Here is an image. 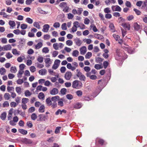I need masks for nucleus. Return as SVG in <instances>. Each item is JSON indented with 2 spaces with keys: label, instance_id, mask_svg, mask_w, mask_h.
Masks as SVG:
<instances>
[{
  "label": "nucleus",
  "instance_id": "obj_23",
  "mask_svg": "<svg viewBox=\"0 0 147 147\" xmlns=\"http://www.w3.org/2000/svg\"><path fill=\"white\" fill-rule=\"evenodd\" d=\"M79 54V52L77 50H74L72 52V55L74 57H77L78 56Z\"/></svg>",
  "mask_w": 147,
  "mask_h": 147
},
{
  "label": "nucleus",
  "instance_id": "obj_64",
  "mask_svg": "<svg viewBox=\"0 0 147 147\" xmlns=\"http://www.w3.org/2000/svg\"><path fill=\"white\" fill-rule=\"evenodd\" d=\"M30 71L32 73L34 72L36 70V68L34 66H31L30 68Z\"/></svg>",
  "mask_w": 147,
  "mask_h": 147
},
{
  "label": "nucleus",
  "instance_id": "obj_63",
  "mask_svg": "<svg viewBox=\"0 0 147 147\" xmlns=\"http://www.w3.org/2000/svg\"><path fill=\"white\" fill-rule=\"evenodd\" d=\"M61 28L63 30H66L67 29L66 24L65 23H63L61 25Z\"/></svg>",
  "mask_w": 147,
  "mask_h": 147
},
{
  "label": "nucleus",
  "instance_id": "obj_55",
  "mask_svg": "<svg viewBox=\"0 0 147 147\" xmlns=\"http://www.w3.org/2000/svg\"><path fill=\"white\" fill-rule=\"evenodd\" d=\"M14 88L13 87H10L8 86L7 87V90L9 92H11V91L13 90L14 91Z\"/></svg>",
  "mask_w": 147,
  "mask_h": 147
},
{
  "label": "nucleus",
  "instance_id": "obj_27",
  "mask_svg": "<svg viewBox=\"0 0 147 147\" xmlns=\"http://www.w3.org/2000/svg\"><path fill=\"white\" fill-rule=\"evenodd\" d=\"M42 46V43L41 42L38 43L35 46V48L36 49H38L41 48Z\"/></svg>",
  "mask_w": 147,
  "mask_h": 147
},
{
  "label": "nucleus",
  "instance_id": "obj_3",
  "mask_svg": "<svg viewBox=\"0 0 147 147\" xmlns=\"http://www.w3.org/2000/svg\"><path fill=\"white\" fill-rule=\"evenodd\" d=\"M72 76V73L70 71L66 72L64 76L65 79L67 80H69Z\"/></svg>",
  "mask_w": 147,
  "mask_h": 147
},
{
  "label": "nucleus",
  "instance_id": "obj_2",
  "mask_svg": "<svg viewBox=\"0 0 147 147\" xmlns=\"http://www.w3.org/2000/svg\"><path fill=\"white\" fill-rule=\"evenodd\" d=\"M45 66L47 67H49L52 62L49 58H47L45 59Z\"/></svg>",
  "mask_w": 147,
  "mask_h": 147
},
{
  "label": "nucleus",
  "instance_id": "obj_39",
  "mask_svg": "<svg viewBox=\"0 0 147 147\" xmlns=\"http://www.w3.org/2000/svg\"><path fill=\"white\" fill-rule=\"evenodd\" d=\"M16 92L18 94H20L21 93V88L20 87H17L16 88Z\"/></svg>",
  "mask_w": 147,
  "mask_h": 147
},
{
  "label": "nucleus",
  "instance_id": "obj_26",
  "mask_svg": "<svg viewBox=\"0 0 147 147\" xmlns=\"http://www.w3.org/2000/svg\"><path fill=\"white\" fill-rule=\"evenodd\" d=\"M82 106V104L79 103H77L75 104L74 106V108L76 109H80Z\"/></svg>",
  "mask_w": 147,
  "mask_h": 147
},
{
  "label": "nucleus",
  "instance_id": "obj_28",
  "mask_svg": "<svg viewBox=\"0 0 147 147\" xmlns=\"http://www.w3.org/2000/svg\"><path fill=\"white\" fill-rule=\"evenodd\" d=\"M20 133L23 135H26L27 134V131L24 129H19Z\"/></svg>",
  "mask_w": 147,
  "mask_h": 147
},
{
  "label": "nucleus",
  "instance_id": "obj_43",
  "mask_svg": "<svg viewBox=\"0 0 147 147\" xmlns=\"http://www.w3.org/2000/svg\"><path fill=\"white\" fill-rule=\"evenodd\" d=\"M69 7L67 5L63 8V11L65 13H67L69 12Z\"/></svg>",
  "mask_w": 147,
  "mask_h": 147
},
{
  "label": "nucleus",
  "instance_id": "obj_62",
  "mask_svg": "<svg viewBox=\"0 0 147 147\" xmlns=\"http://www.w3.org/2000/svg\"><path fill=\"white\" fill-rule=\"evenodd\" d=\"M27 25L25 24H22L21 25V28L23 30L26 29L27 28Z\"/></svg>",
  "mask_w": 147,
  "mask_h": 147
},
{
  "label": "nucleus",
  "instance_id": "obj_12",
  "mask_svg": "<svg viewBox=\"0 0 147 147\" xmlns=\"http://www.w3.org/2000/svg\"><path fill=\"white\" fill-rule=\"evenodd\" d=\"M38 117L39 118V119L38 120L40 121H45L46 119L45 115L43 114L40 115H38Z\"/></svg>",
  "mask_w": 147,
  "mask_h": 147
},
{
  "label": "nucleus",
  "instance_id": "obj_36",
  "mask_svg": "<svg viewBox=\"0 0 147 147\" xmlns=\"http://www.w3.org/2000/svg\"><path fill=\"white\" fill-rule=\"evenodd\" d=\"M33 26L38 29H39L40 28V24L39 23L37 22H35L34 23Z\"/></svg>",
  "mask_w": 147,
  "mask_h": 147
},
{
  "label": "nucleus",
  "instance_id": "obj_48",
  "mask_svg": "<svg viewBox=\"0 0 147 147\" xmlns=\"http://www.w3.org/2000/svg\"><path fill=\"white\" fill-rule=\"evenodd\" d=\"M84 71L87 73L89 72V71L90 70L91 68L89 66H85L84 67Z\"/></svg>",
  "mask_w": 147,
  "mask_h": 147
},
{
  "label": "nucleus",
  "instance_id": "obj_41",
  "mask_svg": "<svg viewBox=\"0 0 147 147\" xmlns=\"http://www.w3.org/2000/svg\"><path fill=\"white\" fill-rule=\"evenodd\" d=\"M24 73V71L22 70H19L18 73L17 74L18 77L19 78H21L22 77V75Z\"/></svg>",
  "mask_w": 147,
  "mask_h": 147
},
{
  "label": "nucleus",
  "instance_id": "obj_46",
  "mask_svg": "<svg viewBox=\"0 0 147 147\" xmlns=\"http://www.w3.org/2000/svg\"><path fill=\"white\" fill-rule=\"evenodd\" d=\"M103 60V59L100 57H97L95 61L97 63H100Z\"/></svg>",
  "mask_w": 147,
  "mask_h": 147
},
{
  "label": "nucleus",
  "instance_id": "obj_51",
  "mask_svg": "<svg viewBox=\"0 0 147 147\" xmlns=\"http://www.w3.org/2000/svg\"><path fill=\"white\" fill-rule=\"evenodd\" d=\"M113 36V37L115 39L116 41H118L120 39V36L118 35H116L115 34H114Z\"/></svg>",
  "mask_w": 147,
  "mask_h": 147
},
{
  "label": "nucleus",
  "instance_id": "obj_18",
  "mask_svg": "<svg viewBox=\"0 0 147 147\" xmlns=\"http://www.w3.org/2000/svg\"><path fill=\"white\" fill-rule=\"evenodd\" d=\"M4 51L9 50L11 49V47L10 45H7L3 46Z\"/></svg>",
  "mask_w": 147,
  "mask_h": 147
},
{
  "label": "nucleus",
  "instance_id": "obj_60",
  "mask_svg": "<svg viewBox=\"0 0 147 147\" xmlns=\"http://www.w3.org/2000/svg\"><path fill=\"white\" fill-rule=\"evenodd\" d=\"M104 11L105 13H109L111 12V10L110 8L109 7H107L105 8L104 9Z\"/></svg>",
  "mask_w": 147,
  "mask_h": 147
},
{
  "label": "nucleus",
  "instance_id": "obj_16",
  "mask_svg": "<svg viewBox=\"0 0 147 147\" xmlns=\"http://www.w3.org/2000/svg\"><path fill=\"white\" fill-rule=\"evenodd\" d=\"M105 2L107 5H109L110 4V3H115L116 2L115 0H106Z\"/></svg>",
  "mask_w": 147,
  "mask_h": 147
},
{
  "label": "nucleus",
  "instance_id": "obj_4",
  "mask_svg": "<svg viewBox=\"0 0 147 147\" xmlns=\"http://www.w3.org/2000/svg\"><path fill=\"white\" fill-rule=\"evenodd\" d=\"M111 9L113 11H120L121 10V8L118 5H113L111 7Z\"/></svg>",
  "mask_w": 147,
  "mask_h": 147
},
{
  "label": "nucleus",
  "instance_id": "obj_9",
  "mask_svg": "<svg viewBox=\"0 0 147 147\" xmlns=\"http://www.w3.org/2000/svg\"><path fill=\"white\" fill-rule=\"evenodd\" d=\"M74 40L76 44L78 46H80L82 43V41L80 40L79 38H75Z\"/></svg>",
  "mask_w": 147,
  "mask_h": 147
},
{
  "label": "nucleus",
  "instance_id": "obj_7",
  "mask_svg": "<svg viewBox=\"0 0 147 147\" xmlns=\"http://www.w3.org/2000/svg\"><path fill=\"white\" fill-rule=\"evenodd\" d=\"M80 50L81 54L82 55H84L86 52V47L85 46H83L80 49Z\"/></svg>",
  "mask_w": 147,
  "mask_h": 147
},
{
  "label": "nucleus",
  "instance_id": "obj_5",
  "mask_svg": "<svg viewBox=\"0 0 147 147\" xmlns=\"http://www.w3.org/2000/svg\"><path fill=\"white\" fill-rule=\"evenodd\" d=\"M50 94L52 95H55L58 93V90L56 88H53L50 92Z\"/></svg>",
  "mask_w": 147,
  "mask_h": 147
},
{
  "label": "nucleus",
  "instance_id": "obj_19",
  "mask_svg": "<svg viewBox=\"0 0 147 147\" xmlns=\"http://www.w3.org/2000/svg\"><path fill=\"white\" fill-rule=\"evenodd\" d=\"M94 36L96 38L98 39H100V40H102L104 38L103 36L100 34H95L94 35Z\"/></svg>",
  "mask_w": 147,
  "mask_h": 147
},
{
  "label": "nucleus",
  "instance_id": "obj_15",
  "mask_svg": "<svg viewBox=\"0 0 147 147\" xmlns=\"http://www.w3.org/2000/svg\"><path fill=\"white\" fill-rule=\"evenodd\" d=\"M38 97L39 99L43 100L45 99V95L43 92H40L38 95Z\"/></svg>",
  "mask_w": 147,
  "mask_h": 147
},
{
  "label": "nucleus",
  "instance_id": "obj_6",
  "mask_svg": "<svg viewBox=\"0 0 147 147\" xmlns=\"http://www.w3.org/2000/svg\"><path fill=\"white\" fill-rule=\"evenodd\" d=\"M50 28L49 25L48 24H45L43 26V29L42 31L45 32H48Z\"/></svg>",
  "mask_w": 147,
  "mask_h": 147
},
{
  "label": "nucleus",
  "instance_id": "obj_10",
  "mask_svg": "<svg viewBox=\"0 0 147 147\" xmlns=\"http://www.w3.org/2000/svg\"><path fill=\"white\" fill-rule=\"evenodd\" d=\"M78 77L80 80L82 81H85L86 80V77L82 73L77 76Z\"/></svg>",
  "mask_w": 147,
  "mask_h": 147
},
{
  "label": "nucleus",
  "instance_id": "obj_42",
  "mask_svg": "<svg viewBox=\"0 0 147 147\" xmlns=\"http://www.w3.org/2000/svg\"><path fill=\"white\" fill-rule=\"evenodd\" d=\"M24 94L25 96L28 97L30 96L32 94L29 90H27L25 91Z\"/></svg>",
  "mask_w": 147,
  "mask_h": 147
},
{
  "label": "nucleus",
  "instance_id": "obj_47",
  "mask_svg": "<svg viewBox=\"0 0 147 147\" xmlns=\"http://www.w3.org/2000/svg\"><path fill=\"white\" fill-rule=\"evenodd\" d=\"M42 52L45 53H47L49 52V50L48 48L47 47H44L42 50Z\"/></svg>",
  "mask_w": 147,
  "mask_h": 147
},
{
  "label": "nucleus",
  "instance_id": "obj_40",
  "mask_svg": "<svg viewBox=\"0 0 147 147\" xmlns=\"http://www.w3.org/2000/svg\"><path fill=\"white\" fill-rule=\"evenodd\" d=\"M92 56V53L90 52H88L85 55V58L86 59H89Z\"/></svg>",
  "mask_w": 147,
  "mask_h": 147
},
{
  "label": "nucleus",
  "instance_id": "obj_22",
  "mask_svg": "<svg viewBox=\"0 0 147 147\" xmlns=\"http://www.w3.org/2000/svg\"><path fill=\"white\" fill-rule=\"evenodd\" d=\"M45 107L44 105H42L40 106L39 109L38 111L40 113H43L45 111Z\"/></svg>",
  "mask_w": 147,
  "mask_h": 147
},
{
  "label": "nucleus",
  "instance_id": "obj_8",
  "mask_svg": "<svg viewBox=\"0 0 147 147\" xmlns=\"http://www.w3.org/2000/svg\"><path fill=\"white\" fill-rule=\"evenodd\" d=\"M86 76L87 77H89L91 80H95L97 78L96 76L95 75H91V73H87L86 74Z\"/></svg>",
  "mask_w": 147,
  "mask_h": 147
},
{
  "label": "nucleus",
  "instance_id": "obj_20",
  "mask_svg": "<svg viewBox=\"0 0 147 147\" xmlns=\"http://www.w3.org/2000/svg\"><path fill=\"white\" fill-rule=\"evenodd\" d=\"M52 101L49 97L46 99V102L48 106H50L52 105Z\"/></svg>",
  "mask_w": 147,
  "mask_h": 147
},
{
  "label": "nucleus",
  "instance_id": "obj_25",
  "mask_svg": "<svg viewBox=\"0 0 147 147\" xmlns=\"http://www.w3.org/2000/svg\"><path fill=\"white\" fill-rule=\"evenodd\" d=\"M4 97L5 100H8L11 98V96L9 93H6L4 94Z\"/></svg>",
  "mask_w": 147,
  "mask_h": 147
},
{
  "label": "nucleus",
  "instance_id": "obj_24",
  "mask_svg": "<svg viewBox=\"0 0 147 147\" xmlns=\"http://www.w3.org/2000/svg\"><path fill=\"white\" fill-rule=\"evenodd\" d=\"M29 101V99L27 98H23L22 100V104H26Z\"/></svg>",
  "mask_w": 147,
  "mask_h": 147
},
{
  "label": "nucleus",
  "instance_id": "obj_32",
  "mask_svg": "<svg viewBox=\"0 0 147 147\" xmlns=\"http://www.w3.org/2000/svg\"><path fill=\"white\" fill-rule=\"evenodd\" d=\"M24 141L26 144H30L32 143V141L31 140L28 139L26 138H25L24 139Z\"/></svg>",
  "mask_w": 147,
  "mask_h": 147
},
{
  "label": "nucleus",
  "instance_id": "obj_49",
  "mask_svg": "<svg viewBox=\"0 0 147 147\" xmlns=\"http://www.w3.org/2000/svg\"><path fill=\"white\" fill-rule=\"evenodd\" d=\"M0 15H3V17L5 18H7L8 16V15H7V14L4 11H1L0 12Z\"/></svg>",
  "mask_w": 147,
  "mask_h": 147
},
{
  "label": "nucleus",
  "instance_id": "obj_57",
  "mask_svg": "<svg viewBox=\"0 0 147 147\" xmlns=\"http://www.w3.org/2000/svg\"><path fill=\"white\" fill-rule=\"evenodd\" d=\"M76 94L79 97H81L82 95V92L81 90H78L76 92Z\"/></svg>",
  "mask_w": 147,
  "mask_h": 147
},
{
  "label": "nucleus",
  "instance_id": "obj_38",
  "mask_svg": "<svg viewBox=\"0 0 147 147\" xmlns=\"http://www.w3.org/2000/svg\"><path fill=\"white\" fill-rule=\"evenodd\" d=\"M67 5L66 2H63L61 3L59 6L61 8L63 9Z\"/></svg>",
  "mask_w": 147,
  "mask_h": 147
},
{
  "label": "nucleus",
  "instance_id": "obj_31",
  "mask_svg": "<svg viewBox=\"0 0 147 147\" xmlns=\"http://www.w3.org/2000/svg\"><path fill=\"white\" fill-rule=\"evenodd\" d=\"M37 61L40 63H42L43 61V58L40 55L37 58Z\"/></svg>",
  "mask_w": 147,
  "mask_h": 147
},
{
  "label": "nucleus",
  "instance_id": "obj_33",
  "mask_svg": "<svg viewBox=\"0 0 147 147\" xmlns=\"http://www.w3.org/2000/svg\"><path fill=\"white\" fill-rule=\"evenodd\" d=\"M63 98H60L58 100V105L60 107H63Z\"/></svg>",
  "mask_w": 147,
  "mask_h": 147
},
{
  "label": "nucleus",
  "instance_id": "obj_37",
  "mask_svg": "<svg viewBox=\"0 0 147 147\" xmlns=\"http://www.w3.org/2000/svg\"><path fill=\"white\" fill-rule=\"evenodd\" d=\"M25 21L29 24H32L33 22V20L29 18H27L26 19Z\"/></svg>",
  "mask_w": 147,
  "mask_h": 147
},
{
  "label": "nucleus",
  "instance_id": "obj_52",
  "mask_svg": "<svg viewBox=\"0 0 147 147\" xmlns=\"http://www.w3.org/2000/svg\"><path fill=\"white\" fill-rule=\"evenodd\" d=\"M37 118V116L35 113H32L31 115V118L32 120H34Z\"/></svg>",
  "mask_w": 147,
  "mask_h": 147
},
{
  "label": "nucleus",
  "instance_id": "obj_53",
  "mask_svg": "<svg viewBox=\"0 0 147 147\" xmlns=\"http://www.w3.org/2000/svg\"><path fill=\"white\" fill-rule=\"evenodd\" d=\"M66 43L67 45L71 46L72 45L73 42L71 40H68L66 41Z\"/></svg>",
  "mask_w": 147,
  "mask_h": 147
},
{
  "label": "nucleus",
  "instance_id": "obj_44",
  "mask_svg": "<svg viewBox=\"0 0 147 147\" xmlns=\"http://www.w3.org/2000/svg\"><path fill=\"white\" fill-rule=\"evenodd\" d=\"M17 69L16 67L12 66L11 67L10 71L11 73H15L17 71Z\"/></svg>",
  "mask_w": 147,
  "mask_h": 147
},
{
  "label": "nucleus",
  "instance_id": "obj_45",
  "mask_svg": "<svg viewBox=\"0 0 147 147\" xmlns=\"http://www.w3.org/2000/svg\"><path fill=\"white\" fill-rule=\"evenodd\" d=\"M125 50L127 51V52L130 54H132L133 52V51L130 48L126 47L125 48Z\"/></svg>",
  "mask_w": 147,
  "mask_h": 147
},
{
  "label": "nucleus",
  "instance_id": "obj_17",
  "mask_svg": "<svg viewBox=\"0 0 147 147\" xmlns=\"http://www.w3.org/2000/svg\"><path fill=\"white\" fill-rule=\"evenodd\" d=\"M12 53L14 55H19L20 54V51H18L16 49H13L12 50Z\"/></svg>",
  "mask_w": 147,
  "mask_h": 147
},
{
  "label": "nucleus",
  "instance_id": "obj_35",
  "mask_svg": "<svg viewBox=\"0 0 147 147\" xmlns=\"http://www.w3.org/2000/svg\"><path fill=\"white\" fill-rule=\"evenodd\" d=\"M9 24L12 28H13L16 26L15 23L13 21L10 20L9 22Z\"/></svg>",
  "mask_w": 147,
  "mask_h": 147
},
{
  "label": "nucleus",
  "instance_id": "obj_50",
  "mask_svg": "<svg viewBox=\"0 0 147 147\" xmlns=\"http://www.w3.org/2000/svg\"><path fill=\"white\" fill-rule=\"evenodd\" d=\"M84 42H86L87 44H90L92 42V40L90 39L85 38L83 40Z\"/></svg>",
  "mask_w": 147,
  "mask_h": 147
},
{
  "label": "nucleus",
  "instance_id": "obj_1",
  "mask_svg": "<svg viewBox=\"0 0 147 147\" xmlns=\"http://www.w3.org/2000/svg\"><path fill=\"white\" fill-rule=\"evenodd\" d=\"M82 83L80 81L78 80H75L73 82L72 86L73 88H81L82 87Z\"/></svg>",
  "mask_w": 147,
  "mask_h": 147
},
{
  "label": "nucleus",
  "instance_id": "obj_54",
  "mask_svg": "<svg viewBox=\"0 0 147 147\" xmlns=\"http://www.w3.org/2000/svg\"><path fill=\"white\" fill-rule=\"evenodd\" d=\"M94 68L97 69H102V67L100 64H96L94 65Z\"/></svg>",
  "mask_w": 147,
  "mask_h": 147
},
{
  "label": "nucleus",
  "instance_id": "obj_14",
  "mask_svg": "<svg viewBox=\"0 0 147 147\" xmlns=\"http://www.w3.org/2000/svg\"><path fill=\"white\" fill-rule=\"evenodd\" d=\"M47 70L45 69H42L39 71V73L41 75H45L47 73Z\"/></svg>",
  "mask_w": 147,
  "mask_h": 147
},
{
  "label": "nucleus",
  "instance_id": "obj_21",
  "mask_svg": "<svg viewBox=\"0 0 147 147\" xmlns=\"http://www.w3.org/2000/svg\"><path fill=\"white\" fill-rule=\"evenodd\" d=\"M59 97L58 96H57L52 97L51 100L54 102H56L57 100H59Z\"/></svg>",
  "mask_w": 147,
  "mask_h": 147
},
{
  "label": "nucleus",
  "instance_id": "obj_56",
  "mask_svg": "<svg viewBox=\"0 0 147 147\" xmlns=\"http://www.w3.org/2000/svg\"><path fill=\"white\" fill-rule=\"evenodd\" d=\"M6 57L7 59H9L13 57V55L10 52H8L6 53Z\"/></svg>",
  "mask_w": 147,
  "mask_h": 147
},
{
  "label": "nucleus",
  "instance_id": "obj_13",
  "mask_svg": "<svg viewBox=\"0 0 147 147\" xmlns=\"http://www.w3.org/2000/svg\"><path fill=\"white\" fill-rule=\"evenodd\" d=\"M134 27L135 30H138L140 29V25L138 24L137 22L135 23L134 24Z\"/></svg>",
  "mask_w": 147,
  "mask_h": 147
},
{
  "label": "nucleus",
  "instance_id": "obj_34",
  "mask_svg": "<svg viewBox=\"0 0 147 147\" xmlns=\"http://www.w3.org/2000/svg\"><path fill=\"white\" fill-rule=\"evenodd\" d=\"M35 65L37 67L39 68H42L44 67V65L43 64L40 63L38 62L36 63Z\"/></svg>",
  "mask_w": 147,
  "mask_h": 147
},
{
  "label": "nucleus",
  "instance_id": "obj_30",
  "mask_svg": "<svg viewBox=\"0 0 147 147\" xmlns=\"http://www.w3.org/2000/svg\"><path fill=\"white\" fill-rule=\"evenodd\" d=\"M0 117L2 120H5L6 117V113L5 112L1 114Z\"/></svg>",
  "mask_w": 147,
  "mask_h": 147
},
{
  "label": "nucleus",
  "instance_id": "obj_11",
  "mask_svg": "<svg viewBox=\"0 0 147 147\" xmlns=\"http://www.w3.org/2000/svg\"><path fill=\"white\" fill-rule=\"evenodd\" d=\"M122 26L128 30L130 29V26L129 23H123L122 24Z\"/></svg>",
  "mask_w": 147,
  "mask_h": 147
},
{
  "label": "nucleus",
  "instance_id": "obj_61",
  "mask_svg": "<svg viewBox=\"0 0 147 147\" xmlns=\"http://www.w3.org/2000/svg\"><path fill=\"white\" fill-rule=\"evenodd\" d=\"M53 47L56 50H57L59 49V45L57 43H54L53 44Z\"/></svg>",
  "mask_w": 147,
  "mask_h": 147
},
{
  "label": "nucleus",
  "instance_id": "obj_29",
  "mask_svg": "<svg viewBox=\"0 0 147 147\" xmlns=\"http://www.w3.org/2000/svg\"><path fill=\"white\" fill-rule=\"evenodd\" d=\"M6 72V70L4 68L2 67L0 69V74L1 75H2L5 74Z\"/></svg>",
  "mask_w": 147,
  "mask_h": 147
},
{
  "label": "nucleus",
  "instance_id": "obj_58",
  "mask_svg": "<svg viewBox=\"0 0 147 147\" xmlns=\"http://www.w3.org/2000/svg\"><path fill=\"white\" fill-rule=\"evenodd\" d=\"M21 98V97L19 96L15 98V101H16L17 105H18V104L20 102Z\"/></svg>",
  "mask_w": 147,
  "mask_h": 147
},
{
  "label": "nucleus",
  "instance_id": "obj_59",
  "mask_svg": "<svg viewBox=\"0 0 147 147\" xmlns=\"http://www.w3.org/2000/svg\"><path fill=\"white\" fill-rule=\"evenodd\" d=\"M96 140H97L98 143L101 145H102L104 142V140L102 139L97 138L96 139Z\"/></svg>",
  "mask_w": 147,
  "mask_h": 147
}]
</instances>
